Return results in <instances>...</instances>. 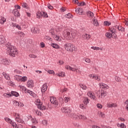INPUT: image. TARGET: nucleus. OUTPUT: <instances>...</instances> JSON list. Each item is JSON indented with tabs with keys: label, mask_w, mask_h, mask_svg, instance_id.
I'll return each instance as SVG.
<instances>
[{
	"label": "nucleus",
	"mask_w": 128,
	"mask_h": 128,
	"mask_svg": "<svg viewBox=\"0 0 128 128\" xmlns=\"http://www.w3.org/2000/svg\"><path fill=\"white\" fill-rule=\"evenodd\" d=\"M6 52L10 56H13L14 58L16 54H18V50L15 47L12 46L10 44L8 43L6 44Z\"/></svg>",
	"instance_id": "obj_1"
},
{
	"label": "nucleus",
	"mask_w": 128,
	"mask_h": 128,
	"mask_svg": "<svg viewBox=\"0 0 128 128\" xmlns=\"http://www.w3.org/2000/svg\"><path fill=\"white\" fill-rule=\"evenodd\" d=\"M64 38L67 40H72L74 38H76V33L74 32H70V30L66 29L64 31L63 34Z\"/></svg>",
	"instance_id": "obj_2"
},
{
	"label": "nucleus",
	"mask_w": 128,
	"mask_h": 128,
	"mask_svg": "<svg viewBox=\"0 0 128 128\" xmlns=\"http://www.w3.org/2000/svg\"><path fill=\"white\" fill-rule=\"evenodd\" d=\"M35 104L38 106V108L40 110H46V108L42 104V102H40V99H36Z\"/></svg>",
	"instance_id": "obj_3"
},
{
	"label": "nucleus",
	"mask_w": 128,
	"mask_h": 128,
	"mask_svg": "<svg viewBox=\"0 0 128 128\" xmlns=\"http://www.w3.org/2000/svg\"><path fill=\"white\" fill-rule=\"evenodd\" d=\"M64 48L67 52H74V46L70 43H66L64 44Z\"/></svg>",
	"instance_id": "obj_4"
},
{
	"label": "nucleus",
	"mask_w": 128,
	"mask_h": 128,
	"mask_svg": "<svg viewBox=\"0 0 128 128\" xmlns=\"http://www.w3.org/2000/svg\"><path fill=\"white\" fill-rule=\"evenodd\" d=\"M65 68L68 70H71L72 72H76L78 73L80 72V70H78V68H76V66H74V67H72L68 65H66L65 66Z\"/></svg>",
	"instance_id": "obj_5"
},
{
	"label": "nucleus",
	"mask_w": 128,
	"mask_h": 128,
	"mask_svg": "<svg viewBox=\"0 0 128 128\" xmlns=\"http://www.w3.org/2000/svg\"><path fill=\"white\" fill-rule=\"evenodd\" d=\"M61 110L64 114H70L72 112V109L68 107H63L62 108Z\"/></svg>",
	"instance_id": "obj_6"
},
{
	"label": "nucleus",
	"mask_w": 128,
	"mask_h": 128,
	"mask_svg": "<svg viewBox=\"0 0 128 128\" xmlns=\"http://www.w3.org/2000/svg\"><path fill=\"white\" fill-rule=\"evenodd\" d=\"M87 96L93 100H96V97L94 96V94L92 91H88L87 92Z\"/></svg>",
	"instance_id": "obj_7"
},
{
	"label": "nucleus",
	"mask_w": 128,
	"mask_h": 128,
	"mask_svg": "<svg viewBox=\"0 0 128 128\" xmlns=\"http://www.w3.org/2000/svg\"><path fill=\"white\" fill-rule=\"evenodd\" d=\"M110 32H107L106 34V36L107 38H112V36H114V32H116V30L114 29H112V28L110 30Z\"/></svg>",
	"instance_id": "obj_8"
},
{
	"label": "nucleus",
	"mask_w": 128,
	"mask_h": 128,
	"mask_svg": "<svg viewBox=\"0 0 128 128\" xmlns=\"http://www.w3.org/2000/svg\"><path fill=\"white\" fill-rule=\"evenodd\" d=\"M50 102L53 104H55V106H58V100H56V97H50Z\"/></svg>",
	"instance_id": "obj_9"
},
{
	"label": "nucleus",
	"mask_w": 128,
	"mask_h": 128,
	"mask_svg": "<svg viewBox=\"0 0 128 128\" xmlns=\"http://www.w3.org/2000/svg\"><path fill=\"white\" fill-rule=\"evenodd\" d=\"M118 107V104L116 103H112L109 102L107 103V108H116Z\"/></svg>",
	"instance_id": "obj_10"
},
{
	"label": "nucleus",
	"mask_w": 128,
	"mask_h": 128,
	"mask_svg": "<svg viewBox=\"0 0 128 128\" xmlns=\"http://www.w3.org/2000/svg\"><path fill=\"white\" fill-rule=\"evenodd\" d=\"M106 96V92L104 90H101L100 93L98 98H104Z\"/></svg>",
	"instance_id": "obj_11"
},
{
	"label": "nucleus",
	"mask_w": 128,
	"mask_h": 128,
	"mask_svg": "<svg viewBox=\"0 0 128 128\" xmlns=\"http://www.w3.org/2000/svg\"><path fill=\"white\" fill-rule=\"evenodd\" d=\"M27 86L28 88H33L34 81L32 80H28L27 82Z\"/></svg>",
	"instance_id": "obj_12"
},
{
	"label": "nucleus",
	"mask_w": 128,
	"mask_h": 128,
	"mask_svg": "<svg viewBox=\"0 0 128 128\" xmlns=\"http://www.w3.org/2000/svg\"><path fill=\"white\" fill-rule=\"evenodd\" d=\"M0 64H5L6 66H8L10 64V62L6 59H2L0 60Z\"/></svg>",
	"instance_id": "obj_13"
},
{
	"label": "nucleus",
	"mask_w": 128,
	"mask_h": 128,
	"mask_svg": "<svg viewBox=\"0 0 128 128\" xmlns=\"http://www.w3.org/2000/svg\"><path fill=\"white\" fill-rule=\"evenodd\" d=\"M99 84L100 88H104V90H108L109 88L108 86L105 84L100 83Z\"/></svg>",
	"instance_id": "obj_14"
},
{
	"label": "nucleus",
	"mask_w": 128,
	"mask_h": 128,
	"mask_svg": "<svg viewBox=\"0 0 128 128\" xmlns=\"http://www.w3.org/2000/svg\"><path fill=\"white\" fill-rule=\"evenodd\" d=\"M82 38L83 40H88L90 38V35L86 34L82 35Z\"/></svg>",
	"instance_id": "obj_15"
},
{
	"label": "nucleus",
	"mask_w": 128,
	"mask_h": 128,
	"mask_svg": "<svg viewBox=\"0 0 128 128\" xmlns=\"http://www.w3.org/2000/svg\"><path fill=\"white\" fill-rule=\"evenodd\" d=\"M31 32L32 34H38L40 32L38 29L35 27H32L31 28Z\"/></svg>",
	"instance_id": "obj_16"
},
{
	"label": "nucleus",
	"mask_w": 128,
	"mask_h": 128,
	"mask_svg": "<svg viewBox=\"0 0 128 128\" xmlns=\"http://www.w3.org/2000/svg\"><path fill=\"white\" fill-rule=\"evenodd\" d=\"M0 44H6V38L3 36H0Z\"/></svg>",
	"instance_id": "obj_17"
},
{
	"label": "nucleus",
	"mask_w": 128,
	"mask_h": 128,
	"mask_svg": "<svg viewBox=\"0 0 128 128\" xmlns=\"http://www.w3.org/2000/svg\"><path fill=\"white\" fill-rule=\"evenodd\" d=\"M46 90H48V86L46 85V84H45L42 85V86L41 88V91L42 92H44Z\"/></svg>",
	"instance_id": "obj_18"
},
{
	"label": "nucleus",
	"mask_w": 128,
	"mask_h": 128,
	"mask_svg": "<svg viewBox=\"0 0 128 128\" xmlns=\"http://www.w3.org/2000/svg\"><path fill=\"white\" fill-rule=\"evenodd\" d=\"M2 75L4 76V78H6V80H10V74L4 72L2 73Z\"/></svg>",
	"instance_id": "obj_19"
},
{
	"label": "nucleus",
	"mask_w": 128,
	"mask_h": 128,
	"mask_svg": "<svg viewBox=\"0 0 128 128\" xmlns=\"http://www.w3.org/2000/svg\"><path fill=\"white\" fill-rule=\"evenodd\" d=\"M18 88H20V90H22L24 92H25V94H26V92L28 90V89L24 86H22V85H19Z\"/></svg>",
	"instance_id": "obj_20"
},
{
	"label": "nucleus",
	"mask_w": 128,
	"mask_h": 128,
	"mask_svg": "<svg viewBox=\"0 0 128 128\" xmlns=\"http://www.w3.org/2000/svg\"><path fill=\"white\" fill-rule=\"evenodd\" d=\"M56 76H59V78H64V76H66V73H64V72H62L56 74Z\"/></svg>",
	"instance_id": "obj_21"
},
{
	"label": "nucleus",
	"mask_w": 128,
	"mask_h": 128,
	"mask_svg": "<svg viewBox=\"0 0 128 128\" xmlns=\"http://www.w3.org/2000/svg\"><path fill=\"white\" fill-rule=\"evenodd\" d=\"M76 14H82V8H78L77 9H76Z\"/></svg>",
	"instance_id": "obj_22"
},
{
	"label": "nucleus",
	"mask_w": 128,
	"mask_h": 128,
	"mask_svg": "<svg viewBox=\"0 0 128 128\" xmlns=\"http://www.w3.org/2000/svg\"><path fill=\"white\" fill-rule=\"evenodd\" d=\"M13 12H14V16H15L18 17L20 16V12L16 9L14 10L13 11Z\"/></svg>",
	"instance_id": "obj_23"
},
{
	"label": "nucleus",
	"mask_w": 128,
	"mask_h": 128,
	"mask_svg": "<svg viewBox=\"0 0 128 128\" xmlns=\"http://www.w3.org/2000/svg\"><path fill=\"white\" fill-rule=\"evenodd\" d=\"M90 100L88 98L84 97L83 100V102L85 106H87Z\"/></svg>",
	"instance_id": "obj_24"
},
{
	"label": "nucleus",
	"mask_w": 128,
	"mask_h": 128,
	"mask_svg": "<svg viewBox=\"0 0 128 128\" xmlns=\"http://www.w3.org/2000/svg\"><path fill=\"white\" fill-rule=\"evenodd\" d=\"M98 114L100 118H106V114L104 112H98Z\"/></svg>",
	"instance_id": "obj_25"
},
{
	"label": "nucleus",
	"mask_w": 128,
	"mask_h": 128,
	"mask_svg": "<svg viewBox=\"0 0 128 128\" xmlns=\"http://www.w3.org/2000/svg\"><path fill=\"white\" fill-rule=\"evenodd\" d=\"M54 40H57V42H60V40H62V38H60V36H58L57 35H54L53 36Z\"/></svg>",
	"instance_id": "obj_26"
},
{
	"label": "nucleus",
	"mask_w": 128,
	"mask_h": 128,
	"mask_svg": "<svg viewBox=\"0 0 128 128\" xmlns=\"http://www.w3.org/2000/svg\"><path fill=\"white\" fill-rule=\"evenodd\" d=\"M6 22V18L2 16L1 18V19L0 20V24H4Z\"/></svg>",
	"instance_id": "obj_27"
},
{
	"label": "nucleus",
	"mask_w": 128,
	"mask_h": 128,
	"mask_svg": "<svg viewBox=\"0 0 128 128\" xmlns=\"http://www.w3.org/2000/svg\"><path fill=\"white\" fill-rule=\"evenodd\" d=\"M115 28L120 32H124V28L120 26H116Z\"/></svg>",
	"instance_id": "obj_28"
},
{
	"label": "nucleus",
	"mask_w": 128,
	"mask_h": 128,
	"mask_svg": "<svg viewBox=\"0 0 128 128\" xmlns=\"http://www.w3.org/2000/svg\"><path fill=\"white\" fill-rule=\"evenodd\" d=\"M14 79L17 80V82H20L22 80V76L18 75H16L14 76Z\"/></svg>",
	"instance_id": "obj_29"
},
{
	"label": "nucleus",
	"mask_w": 128,
	"mask_h": 128,
	"mask_svg": "<svg viewBox=\"0 0 128 128\" xmlns=\"http://www.w3.org/2000/svg\"><path fill=\"white\" fill-rule=\"evenodd\" d=\"M11 94L12 96H16V97L20 96V94L18 93V92H14V91H12Z\"/></svg>",
	"instance_id": "obj_30"
},
{
	"label": "nucleus",
	"mask_w": 128,
	"mask_h": 128,
	"mask_svg": "<svg viewBox=\"0 0 128 128\" xmlns=\"http://www.w3.org/2000/svg\"><path fill=\"white\" fill-rule=\"evenodd\" d=\"M51 46H52L54 48H60V46H58V44H54V43H52L51 44Z\"/></svg>",
	"instance_id": "obj_31"
},
{
	"label": "nucleus",
	"mask_w": 128,
	"mask_h": 128,
	"mask_svg": "<svg viewBox=\"0 0 128 128\" xmlns=\"http://www.w3.org/2000/svg\"><path fill=\"white\" fill-rule=\"evenodd\" d=\"M117 126H118V128H126V124H124L122 123L120 124H117Z\"/></svg>",
	"instance_id": "obj_32"
},
{
	"label": "nucleus",
	"mask_w": 128,
	"mask_h": 128,
	"mask_svg": "<svg viewBox=\"0 0 128 128\" xmlns=\"http://www.w3.org/2000/svg\"><path fill=\"white\" fill-rule=\"evenodd\" d=\"M42 16V12H38L36 13V18H40Z\"/></svg>",
	"instance_id": "obj_33"
},
{
	"label": "nucleus",
	"mask_w": 128,
	"mask_h": 128,
	"mask_svg": "<svg viewBox=\"0 0 128 128\" xmlns=\"http://www.w3.org/2000/svg\"><path fill=\"white\" fill-rule=\"evenodd\" d=\"M28 80V77L26 76H21V80L20 82H26Z\"/></svg>",
	"instance_id": "obj_34"
},
{
	"label": "nucleus",
	"mask_w": 128,
	"mask_h": 128,
	"mask_svg": "<svg viewBox=\"0 0 128 128\" xmlns=\"http://www.w3.org/2000/svg\"><path fill=\"white\" fill-rule=\"evenodd\" d=\"M5 98H11L12 96V93H4L3 94Z\"/></svg>",
	"instance_id": "obj_35"
},
{
	"label": "nucleus",
	"mask_w": 128,
	"mask_h": 128,
	"mask_svg": "<svg viewBox=\"0 0 128 128\" xmlns=\"http://www.w3.org/2000/svg\"><path fill=\"white\" fill-rule=\"evenodd\" d=\"M26 94H29L32 96H34V93L32 91L29 90H27L26 92Z\"/></svg>",
	"instance_id": "obj_36"
},
{
	"label": "nucleus",
	"mask_w": 128,
	"mask_h": 128,
	"mask_svg": "<svg viewBox=\"0 0 128 128\" xmlns=\"http://www.w3.org/2000/svg\"><path fill=\"white\" fill-rule=\"evenodd\" d=\"M92 21H93L92 24H94V26H98V20L96 19H94L92 20Z\"/></svg>",
	"instance_id": "obj_37"
},
{
	"label": "nucleus",
	"mask_w": 128,
	"mask_h": 128,
	"mask_svg": "<svg viewBox=\"0 0 128 128\" xmlns=\"http://www.w3.org/2000/svg\"><path fill=\"white\" fill-rule=\"evenodd\" d=\"M18 122H19L20 124H24V121L22 120L20 118L18 119H16V120Z\"/></svg>",
	"instance_id": "obj_38"
},
{
	"label": "nucleus",
	"mask_w": 128,
	"mask_h": 128,
	"mask_svg": "<svg viewBox=\"0 0 128 128\" xmlns=\"http://www.w3.org/2000/svg\"><path fill=\"white\" fill-rule=\"evenodd\" d=\"M87 14L89 18H92L94 16V13L90 11L87 12Z\"/></svg>",
	"instance_id": "obj_39"
},
{
	"label": "nucleus",
	"mask_w": 128,
	"mask_h": 128,
	"mask_svg": "<svg viewBox=\"0 0 128 128\" xmlns=\"http://www.w3.org/2000/svg\"><path fill=\"white\" fill-rule=\"evenodd\" d=\"M80 86L82 88V89H83L84 90H88V87L86 86V85L84 84H79Z\"/></svg>",
	"instance_id": "obj_40"
},
{
	"label": "nucleus",
	"mask_w": 128,
	"mask_h": 128,
	"mask_svg": "<svg viewBox=\"0 0 128 128\" xmlns=\"http://www.w3.org/2000/svg\"><path fill=\"white\" fill-rule=\"evenodd\" d=\"M65 18H72L73 16L70 13H68L65 15Z\"/></svg>",
	"instance_id": "obj_41"
},
{
	"label": "nucleus",
	"mask_w": 128,
	"mask_h": 128,
	"mask_svg": "<svg viewBox=\"0 0 128 128\" xmlns=\"http://www.w3.org/2000/svg\"><path fill=\"white\" fill-rule=\"evenodd\" d=\"M80 116V114H73V118H74V120H78Z\"/></svg>",
	"instance_id": "obj_42"
},
{
	"label": "nucleus",
	"mask_w": 128,
	"mask_h": 128,
	"mask_svg": "<svg viewBox=\"0 0 128 128\" xmlns=\"http://www.w3.org/2000/svg\"><path fill=\"white\" fill-rule=\"evenodd\" d=\"M35 110V112L36 113V114H37V116H42V112L38 111V110Z\"/></svg>",
	"instance_id": "obj_43"
},
{
	"label": "nucleus",
	"mask_w": 128,
	"mask_h": 128,
	"mask_svg": "<svg viewBox=\"0 0 128 128\" xmlns=\"http://www.w3.org/2000/svg\"><path fill=\"white\" fill-rule=\"evenodd\" d=\"M14 116L15 117V120H18V118H20V114L18 113H14Z\"/></svg>",
	"instance_id": "obj_44"
},
{
	"label": "nucleus",
	"mask_w": 128,
	"mask_h": 128,
	"mask_svg": "<svg viewBox=\"0 0 128 128\" xmlns=\"http://www.w3.org/2000/svg\"><path fill=\"white\" fill-rule=\"evenodd\" d=\"M94 80H98V82H100V77L98 75H95L94 77Z\"/></svg>",
	"instance_id": "obj_45"
},
{
	"label": "nucleus",
	"mask_w": 128,
	"mask_h": 128,
	"mask_svg": "<svg viewBox=\"0 0 128 128\" xmlns=\"http://www.w3.org/2000/svg\"><path fill=\"white\" fill-rule=\"evenodd\" d=\"M7 84L8 86H14V83L13 82L10 80H10H8V82H7Z\"/></svg>",
	"instance_id": "obj_46"
},
{
	"label": "nucleus",
	"mask_w": 128,
	"mask_h": 128,
	"mask_svg": "<svg viewBox=\"0 0 128 128\" xmlns=\"http://www.w3.org/2000/svg\"><path fill=\"white\" fill-rule=\"evenodd\" d=\"M78 6H86V2H82L78 4Z\"/></svg>",
	"instance_id": "obj_47"
},
{
	"label": "nucleus",
	"mask_w": 128,
	"mask_h": 128,
	"mask_svg": "<svg viewBox=\"0 0 128 128\" xmlns=\"http://www.w3.org/2000/svg\"><path fill=\"white\" fill-rule=\"evenodd\" d=\"M50 32L52 34V36H56V32H54V29H51L50 30Z\"/></svg>",
	"instance_id": "obj_48"
},
{
	"label": "nucleus",
	"mask_w": 128,
	"mask_h": 128,
	"mask_svg": "<svg viewBox=\"0 0 128 128\" xmlns=\"http://www.w3.org/2000/svg\"><path fill=\"white\" fill-rule=\"evenodd\" d=\"M111 24L112 23L110 22H108V21L104 22V26H110Z\"/></svg>",
	"instance_id": "obj_49"
},
{
	"label": "nucleus",
	"mask_w": 128,
	"mask_h": 128,
	"mask_svg": "<svg viewBox=\"0 0 128 128\" xmlns=\"http://www.w3.org/2000/svg\"><path fill=\"white\" fill-rule=\"evenodd\" d=\"M80 108H82V110H86V106H84V104H80Z\"/></svg>",
	"instance_id": "obj_50"
},
{
	"label": "nucleus",
	"mask_w": 128,
	"mask_h": 128,
	"mask_svg": "<svg viewBox=\"0 0 128 128\" xmlns=\"http://www.w3.org/2000/svg\"><path fill=\"white\" fill-rule=\"evenodd\" d=\"M32 124H38V121H36V118H32Z\"/></svg>",
	"instance_id": "obj_51"
},
{
	"label": "nucleus",
	"mask_w": 128,
	"mask_h": 128,
	"mask_svg": "<svg viewBox=\"0 0 128 128\" xmlns=\"http://www.w3.org/2000/svg\"><path fill=\"white\" fill-rule=\"evenodd\" d=\"M91 48H92V50H100V48L96 46H92L91 47Z\"/></svg>",
	"instance_id": "obj_52"
},
{
	"label": "nucleus",
	"mask_w": 128,
	"mask_h": 128,
	"mask_svg": "<svg viewBox=\"0 0 128 128\" xmlns=\"http://www.w3.org/2000/svg\"><path fill=\"white\" fill-rule=\"evenodd\" d=\"M47 72L48 74H54V71L53 70H48Z\"/></svg>",
	"instance_id": "obj_53"
},
{
	"label": "nucleus",
	"mask_w": 128,
	"mask_h": 128,
	"mask_svg": "<svg viewBox=\"0 0 128 128\" xmlns=\"http://www.w3.org/2000/svg\"><path fill=\"white\" fill-rule=\"evenodd\" d=\"M30 58H36L38 56L34 54H30L29 55Z\"/></svg>",
	"instance_id": "obj_54"
},
{
	"label": "nucleus",
	"mask_w": 128,
	"mask_h": 128,
	"mask_svg": "<svg viewBox=\"0 0 128 128\" xmlns=\"http://www.w3.org/2000/svg\"><path fill=\"white\" fill-rule=\"evenodd\" d=\"M14 104L17 106H20V102H18L16 100L14 101Z\"/></svg>",
	"instance_id": "obj_55"
},
{
	"label": "nucleus",
	"mask_w": 128,
	"mask_h": 128,
	"mask_svg": "<svg viewBox=\"0 0 128 128\" xmlns=\"http://www.w3.org/2000/svg\"><path fill=\"white\" fill-rule=\"evenodd\" d=\"M42 124H44V126H48V121L46 120H43L42 122Z\"/></svg>",
	"instance_id": "obj_56"
},
{
	"label": "nucleus",
	"mask_w": 128,
	"mask_h": 128,
	"mask_svg": "<svg viewBox=\"0 0 128 128\" xmlns=\"http://www.w3.org/2000/svg\"><path fill=\"white\" fill-rule=\"evenodd\" d=\"M18 34L20 36L21 38L22 36H24V32H18Z\"/></svg>",
	"instance_id": "obj_57"
},
{
	"label": "nucleus",
	"mask_w": 128,
	"mask_h": 128,
	"mask_svg": "<svg viewBox=\"0 0 128 128\" xmlns=\"http://www.w3.org/2000/svg\"><path fill=\"white\" fill-rule=\"evenodd\" d=\"M58 100L60 102V104H62L64 102V98H62L60 97L58 98Z\"/></svg>",
	"instance_id": "obj_58"
},
{
	"label": "nucleus",
	"mask_w": 128,
	"mask_h": 128,
	"mask_svg": "<svg viewBox=\"0 0 128 128\" xmlns=\"http://www.w3.org/2000/svg\"><path fill=\"white\" fill-rule=\"evenodd\" d=\"M42 16H43V18H48V14L42 12Z\"/></svg>",
	"instance_id": "obj_59"
},
{
	"label": "nucleus",
	"mask_w": 128,
	"mask_h": 128,
	"mask_svg": "<svg viewBox=\"0 0 128 128\" xmlns=\"http://www.w3.org/2000/svg\"><path fill=\"white\" fill-rule=\"evenodd\" d=\"M79 120H86V117L82 115H80L79 114Z\"/></svg>",
	"instance_id": "obj_60"
},
{
	"label": "nucleus",
	"mask_w": 128,
	"mask_h": 128,
	"mask_svg": "<svg viewBox=\"0 0 128 128\" xmlns=\"http://www.w3.org/2000/svg\"><path fill=\"white\" fill-rule=\"evenodd\" d=\"M95 76L96 75H94V74H89L88 76H89V78H92V80H94Z\"/></svg>",
	"instance_id": "obj_61"
},
{
	"label": "nucleus",
	"mask_w": 128,
	"mask_h": 128,
	"mask_svg": "<svg viewBox=\"0 0 128 128\" xmlns=\"http://www.w3.org/2000/svg\"><path fill=\"white\" fill-rule=\"evenodd\" d=\"M64 100L65 102H68L70 100V98L64 97Z\"/></svg>",
	"instance_id": "obj_62"
},
{
	"label": "nucleus",
	"mask_w": 128,
	"mask_h": 128,
	"mask_svg": "<svg viewBox=\"0 0 128 128\" xmlns=\"http://www.w3.org/2000/svg\"><path fill=\"white\" fill-rule=\"evenodd\" d=\"M48 7L49 8V10H54V6H52L50 4H48Z\"/></svg>",
	"instance_id": "obj_63"
},
{
	"label": "nucleus",
	"mask_w": 128,
	"mask_h": 128,
	"mask_svg": "<svg viewBox=\"0 0 128 128\" xmlns=\"http://www.w3.org/2000/svg\"><path fill=\"white\" fill-rule=\"evenodd\" d=\"M118 120L119 122H126V120L122 118H120Z\"/></svg>",
	"instance_id": "obj_64"
}]
</instances>
